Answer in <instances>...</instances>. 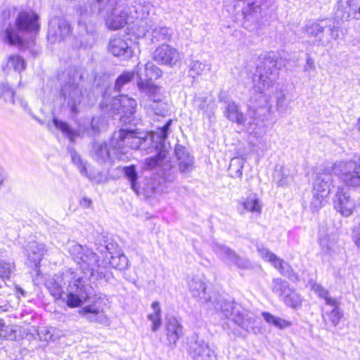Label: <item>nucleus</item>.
<instances>
[{"mask_svg": "<svg viewBox=\"0 0 360 360\" xmlns=\"http://www.w3.org/2000/svg\"><path fill=\"white\" fill-rule=\"evenodd\" d=\"M14 270V265L11 262H0V278L2 280L9 279Z\"/></svg>", "mask_w": 360, "mask_h": 360, "instance_id": "51", "label": "nucleus"}, {"mask_svg": "<svg viewBox=\"0 0 360 360\" xmlns=\"http://www.w3.org/2000/svg\"><path fill=\"white\" fill-rule=\"evenodd\" d=\"M188 352L192 360H217L214 351L210 348L207 342L197 335L190 338Z\"/></svg>", "mask_w": 360, "mask_h": 360, "instance_id": "12", "label": "nucleus"}, {"mask_svg": "<svg viewBox=\"0 0 360 360\" xmlns=\"http://www.w3.org/2000/svg\"><path fill=\"white\" fill-rule=\"evenodd\" d=\"M153 59L159 64L173 66L179 60L180 56L176 49L164 44L155 50Z\"/></svg>", "mask_w": 360, "mask_h": 360, "instance_id": "21", "label": "nucleus"}, {"mask_svg": "<svg viewBox=\"0 0 360 360\" xmlns=\"http://www.w3.org/2000/svg\"><path fill=\"white\" fill-rule=\"evenodd\" d=\"M195 104L200 110H207L206 101L202 98H198L195 100Z\"/></svg>", "mask_w": 360, "mask_h": 360, "instance_id": "63", "label": "nucleus"}, {"mask_svg": "<svg viewBox=\"0 0 360 360\" xmlns=\"http://www.w3.org/2000/svg\"><path fill=\"white\" fill-rule=\"evenodd\" d=\"M247 6L243 8V14L245 21L257 23L262 18L261 2L259 0H244Z\"/></svg>", "mask_w": 360, "mask_h": 360, "instance_id": "26", "label": "nucleus"}, {"mask_svg": "<svg viewBox=\"0 0 360 360\" xmlns=\"http://www.w3.org/2000/svg\"><path fill=\"white\" fill-rule=\"evenodd\" d=\"M60 79L62 82L60 96L71 112L75 113L86 95V89L82 84V76L79 70L70 69L62 74Z\"/></svg>", "mask_w": 360, "mask_h": 360, "instance_id": "5", "label": "nucleus"}, {"mask_svg": "<svg viewBox=\"0 0 360 360\" xmlns=\"http://www.w3.org/2000/svg\"><path fill=\"white\" fill-rule=\"evenodd\" d=\"M79 315L89 323H97L103 326H109L110 319L105 314L103 308L92 303L86 305L78 310Z\"/></svg>", "mask_w": 360, "mask_h": 360, "instance_id": "16", "label": "nucleus"}, {"mask_svg": "<svg viewBox=\"0 0 360 360\" xmlns=\"http://www.w3.org/2000/svg\"><path fill=\"white\" fill-rule=\"evenodd\" d=\"M103 17L105 18L107 27L113 30L122 28L134 18L129 8L124 3L118 4L109 14Z\"/></svg>", "mask_w": 360, "mask_h": 360, "instance_id": "11", "label": "nucleus"}, {"mask_svg": "<svg viewBox=\"0 0 360 360\" xmlns=\"http://www.w3.org/2000/svg\"><path fill=\"white\" fill-rule=\"evenodd\" d=\"M210 70V65L199 60L193 61L190 65L189 74L192 77L201 75Z\"/></svg>", "mask_w": 360, "mask_h": 360, "instance_id": "46", "label": "nucleus"}, {"mask_svg": "<svg viewBox=\"0 0 360 360\" xmlns=\"http://www.w3.org/2000/svg\"><path fill=\"white\" fill-rule=\"evenodd\" d=\"M38 335L40 340L44 341H48L51 338V335L45 328H41L38 330Z\"/></svg>", "mask_w": 360, "mask_h": 360, "instance_id": "60", "label": "nucleus"}, {"mask_svg": "<svg viewBox=\"0 0 360 360\" xmlns=\"http://www.w3.org/2000/svg\"><path fill=\"white\" fill-rule=\"evenodd\" d=\"M66 304L70 308L80 306L90 298V286L85 283L83 278L76 277L67 288Z\"/></svg>", "mask_w": 360, "mask_h": 360, "instance_id": "10", "label": "nucleus"}, {"mask_svg": "<svg viewBox=\"0 0 360 360\" xmlns=\"http://www.w3.org/2000/svg\"><path fill=\"white\" fill-rule=\"evenodd\" d=\"M214 309L221 311L226 318L232 320L245 331L254 334L259 333V328L257 326L255 314L244 309L239 304L220 299L214 306Z\"/></svg>", "mask_w": 360, "mask_h": 360, "instance_id": "6", "label": "nucleus"}, {"mask_svg": "<svg viewBox=\"0 0 360 360\" xmlns=\"http://www.w3.org/2000/svg\"><path fill=\"white\" fill-rule=\"evenodd\" d=\"M323 300L325 301V308H328V307L332 308L340 305V300L336 297L330 296V293L328 294L327 296L324 297Z\"/></svg>", "mask_w": 360, "mask_h": 360, "instance_id": "56", "label": "nucleus"}, {"mask_svg": "<svg viewBox=\"0 0 360 360\" xmlns=\"http://www.w3.org/2000/svg\"><path fill=\"white\" fill-rule=\"evenodd\" d=\"M116 104H122L121 118L129 117L134 112L136 108V101L132 98L128 97L127 95H120L115 99Z\"/></svg>", "mask_w": 360, "mask_h": 360, "instance_id": "31", "label": "nucleus"}, {"mask_svg": "<svg viewBox=\"0 0 360 360\" xmlns=\"http://www.w3.org/2000/svg\"><path fill=\"white\" fill-rule=\"evenodd\" d=\"M141 88L143 90V94H146L141 105L144 107L147 112L165 116L168 112V105L163 101L164 96L161 89L160 87Z\"/></svg>", "mask_w": 360, "mask_h": 360, "instance_id": "9", "label": "nucleus"}, {"mask_svg": "<svg viewBox=\"0 0 360 360\" xmlns=\"http://www.w3.org/2000/svg\"><path fill=\"white\" fill-rule=\"evenodd\" d=\"M108 49L114 56L122 58L124 60L130 58L133 56L131 47L120 36H114L110 38Z\"/></svg>", "mask_w": 360, "mask_h": 360, "instance_id": "23", "label": "nucleus"}, {"mask_svg": "<svg viewBox=\"0 0 360 360\" xmlns=\"http://www.w3.org/2000/svg\"><path fill=\"white\" fill-rule=\"evenodd\" d=\"M333 205L335 210L345 217L350 216L356 207L354 200L344 188H338L333 199Z\"/></svg>", "mask_w": 360, "mask_h": 360, "instance_id": "17", "label": "nucleus"}, {"mask_svg": "<svg viewBox=\"0 0 360 360\" xmlns=\"http://www.w3.org/2000/svg\"><path fill=\"white\" fill-rule=\"evenodd\" d=\"M123 172L126 177L130 181L131 187L133 191H134L136 193H138V187L136 186L138 175L135 166L131 165L129 167H124L123 168Z\"/></svg>", "mask_w": 360, "mask_h": 360, "instance_id": "48", "label": "nucleus"}, {"mask_svg": "<svg viewBox=\"0 0 360 360\" xmlns=\"http://www.w3.org/2000/svg\"><path fill=\"white\" fill-rule=\"evenodd\" d=\"M258 251L261 257L266 261L271 262L282 275L287 276L292 281L298 280V275L293 271L288 263L280 257H278L275 254L270 252L266 248H258Z\"/></svg>", "mask_w": 360, "mask_h": 360, "instance_id": "15", "label": "nucleus"}, {"mask_svg": "<svg viewBox=\"0 0 360 360\" xmlns=\"http://www.w3.org/2000/svg\"><path fill=\"white\" fill-rule=\"evenodd\" d=\"M333 172L345 184L360 186V156L349 161L336 162L333 165Z\"/></svg>", "mask_w": 360, "mask_h": 360, "instance_id": "8", "label": "nucleus"}, {"mask_svg": "<svg viewBox=\"0 0 360 360\" xmlns=\"http://www.w3.org/2000/svg\"><path fill=\"white\" fill-rule=\"evenodd\" d=\"M140 63L137 65L136 69V73L139 78L137 82V86L141 93H143V90L141 88H148L158 87L154 85L152 81L156 79L161 76L162 71L156 67L153 63H147L142 68Z\"/></svg>", "mask_w": 360, "mask_h": 360, "instance_id": "13", "label": "nucleus"}, {"mask_svg": "<svg viewBox=\"0 0 360 360\" xmlns=\"http://www.w3.org/2000/svg\"><path fill=\"white\" fill-rule=\"evenodd\" d=\"M151 307L153 309V313L150 314L148 318L152 322V330L155 332L160 328L162 323L161 308L160 302L157 301L153 302Z\"/></svg>", "mask_w": 360, "mask_h": 360, "instance_id": "42", "label": "nucleus"}, {"mask_svg": "<svg viewBox=\"0 0 360 360\" xmlns=\"http://www.w3.org/2000/svg\"><path fill=\"white\" fill-rule=\"evenodd\" d=\"M183 335V327L174 316L167 318L166 336L169 345L176 346L177 341Z\"/></svg>", "mask_w": 360, "mask_h": 360, "instance_id": "24", "label": "nucleus"}, {"mask_svg": "<svg viewBox=\"0 0 360 360\" xmlns=\"http://www.w3.org/2000/svg\"><path fill=\"white\" fill-rule=\"evenodd\" d=\"M293 175L288 168L280 167L276 169L274 178L279 186H283L290 184L292 181Z\"/></svg>", "mask_w": 360, "mask_h": 360, "instance_id": "36", "label": "nucleus"}, {"mask_svg": "<svg viewBox=\"0 0 360 360\" xmlns=\"http://www.w3.org/2000/svg\"><path fill=\"white\" fill-rule=\"evenodd\" d=\"M92 156L98 162H105L110 157V149L105 142H96L92 147Z\"/></svg>", "mask_w": 360, "mask_h": 360, "instance_id": "32", "label": "nucleus"}, {"mask_svg": "<svg viewBox=\"0 0 360 360\" xmlns=\"http://www.w3.org/2000/svg\"><path fill=\"white\" fill-rule=\"evenodd\" d=\"M120 4L122 2H119L117 0H96L89 6V9L86 6L84 8H81L78 26L82 46L91 47L96 40L94 26L89 20L90 15L98 13L101 16H106L110 11Z\"/></svg>", "mask_w": 360, "mask_h": 360, "instance_id": "4", "label": "nucleus"}, {"mask_svg": "<svg viewBox=\"0 0 360 360\" xmlns=\"http://www.w3.org/2000/svg\"><path fill=\"white\" fill-rule=\"evenodd\" d=\"M117 98V96L112 99L111 104H110V110H111L115 114H121L122 104H116L115 105V103H116L115 99Z\"/></svg>", "mask_w": 360, "mask_h": 360, "instance_id": "61", "label": "nucleus"}, {"mask_svg": "<svg viewBox=\"0 0 360 360\" xmlns=\"http://www.w3.org/2000/svg\"><path fill=\"white\" fill-rule=\"evenodd\" d=\"M332 183V174H331V169H328L323 172H319L317 174L316 179L314 184V189L316 191V186L317 184H319L320 190L324 189L327 191V195H329L330 193V186Z\"/></svg>", "mask_w": 360, "mask_h": 360, "instance_id": "34", "label": "nucleus"}, {"mask_svg": "<svg viewBox=\"0 0 360 360\" xmlns=\"http://www.w3.org/2000/svg\"><path fill=\"white\" fill-rule=\"evenodd\" d=\"M53 122L55 127L61 131V132L67 136L70 141H75V139L79 136V131L72 129L68 123L54 118Z\"/></svg>", "mask_w": 360, "mask_h": 360, "instance_id": "39", "label": "nucleus"}, {"mask_svg": "<svg viewBox=\"0 0 360 360\" xmlns=\"http://www.w3.org/2000/svg\"><path fill=\"white\" fill-rule=\"evenodd\" d=\"M224 116L231 122L238 124L245 123V116L241 112L240 107L235 102H228L224 110Z\"/></svg>", "mask_w": 360, "mask_h": 360, "instance_id": "30", "label": "nucleus"}, {"mask_svg": "<svg viewBox=\"0 0 360 360\" xmlns=\"http://www.w3.org/2000/svg\"><path fill=\"white\" fill-rule=\"evenodd\" d=\"M333 39L330 35V31H323L319 34L316 42L321 46H327Z\"/></svg>", "mask_w": 360, "mask_h": 360, "instance_id": "54", "label": "nucleus"}, {"mask_svg": "<svg viewBox=\"0 0 360 360\" xmlns=\"http://www.w3.org/2000/svg\"><path fill=\"white\" fill-rule=\"evenodd\" d=\"M69 153L71 156L72 162L77 167L80 173L84 176H87L86 165L80 155L73 148H69Z\"/></svg>", "mask_w": 360, "mask_h": 360, "instance_id": "50", "label": "nucleus"}, {"mask_svg": "<svg viewBox=\"0 0 360 360\" xmlns=\"http://www.w3.org/2000/svg\"><path fill=\"white\" fill-rule=\"evenodd\" d=\"M330 31V35L333 39H337L340 37V29L338 26H336L334 22L330 21L321 20L319 22L311 23L307 27V34L309 37H314V41L319 36V34L321 32Z\"/></svg>", "mask_w": 360, "mask_h": 360, "instance_id": "22", "label": "nucleus"}, {"mask_svg": "<svg viewBox=\"0 0 360 360\" xmlns=\"http://www.w3.org/2000/svg\"><path fill=\"white\" fill-rule=\"evenodd\" d=\"M312 290L321 299L327 296L329 292L319 283H315L312 285Z\"/></svg>", "mask_w": 360, "mask_h": 360, "instance_id": "57", "label": "nucleus"}, {"mask_svg": "<svg viewBox=\"0 0 360 360\" xmlns=\"http://www.w3.org/2000/svg\"><path fill=\"white\" fill-rule=\"evenodd\" d=\"M0 338L11 340L15 338V330L12 326H6L1 319H0Z\"/></svg>", "mask_w": 360, "mask_h": 360, "instance_id": "52", "label": "nucleus"}, {"mask_svg": "<svg viewBox=\"0 0 360 360\" xmlns=\"http://www.w3.org/2000/svg\"><path fill=\"white\" fill-rule=\"evenodd\" d=\"M25 60L18 55L9 56L6 61L1 65V69L5 74L8 75L13 70L20 77L21 71L25 70Z\"/></svg>", "mask_w": 360, "mask_h": 360, "instance_id": "28", "label": "nucleus"}, {"mask_svg": "<svg viewBox=\"0 0 360 360\" xmlns=\"http://www.w3.org/2000/svg\"><path fill=\"white\" fill-rule=\"evenodd\" d=\"M172 122V120H169L164 126L158 128L150 134L140 131L137 129H120L113 134L110 141V146L117 154L126 153L128 149L140 148H144L148 154L155 151V156L145 160L146 166L149 169L161 166L165 179L167 181H172L174 174L173 166L170 162H165L167 155L165 141L167 138Z\"/></svg>", "mask_w": 360, "mask_h": 360, "instance_id": "1", "label": "nucleus"}, {"mask_svg": "<svg viewBox=\"0 0 360 360\" xmlns=\"http://www.w3.org/2000/svg\"><path fill=\"white\" fill-rule=\"evenodd\" d=\"M90 181L99 184L103 181L104 176L101 174L100 173H98L97 175L95 174H90L87 176Z\"/></svg>", "mask_w": 360, "mask_h": 360, "instance_id": "62", "label": "nucleus"}, {"mask_svg": "<svg viewBox=\"0 0 360 360\" xmlns=\"http://www.w3.org/2000/svg\"><path fill=\"white\" fill-rule=\"evenodd\" d=\"M134 7L136 14L134 17L136 18H147L150 13L154 10L153 6L145 0H139L138 2H135Z\"/></svg>", "mask_w": 360, "mask_h": 360, "instance_id": "38", "label": "nucleus"}, {"mask_svg": "<svg viewBox=\"0 0 360 360\" xmlns=\"http://www.w3.org/2000/svg\"><path fill=\"white\" fill-rule=\"evenodd\" d=\"M188 287L193 297H198L199 301L204 304H208L210 307L214 309L217 301L220 298L212 297L207 292V288L202 279L200 277H193L188 283Z\"/></svg>", "mask_w": 360, "mask_h": 360, "instance_id": "18", "label": "nucleus"}, {"mask_svg": "<svg viewBox=\"0 0 360 360\" xmlns=\"http://www.w3.org/2000/svg\"><path fill=\"white\" fill-rule=\"evenodd\" d=\"M97 250L101 254H104L103 265H105V262H108L112 253L109 251L110 248L108 245H101L97 247Z\"/></svg>", "mask_w": 360, "mask_h": 360, "instance_id": "58", "label": "nucleus"}, {"mask_svg": "<svg viewBox=\"0 0 360 360\" xmlns=\"http://www.w3.org/2000/svg\"><path fill=\"white\" fill-rule=\"evenodd\" d=\"M39 17L36 13L22 12L18 15L13 25L2 32L4 41L10 45L25 47L29 45L30 40L32 41L33 36L38 30Z\"/></svg>", "mask_w": 360, "mask_h": 360, "instance_id": "3", "label": "nucleus"}, {"mask_svg": "<svg viewBox=\"0 0 360 360\" xmlns=\"http://www.w3.org/2000/svg\"><path fill=\"white\" fill-rule=\"evenodd\" d=\"M9 102L12 103L14 105L17 107L21 108L22 110L25 111H27L29 110L27 102L22 97L15 96V95L12 96Z\"/></svg>", "mask_w": 360, "mask_h": 360, "instance_id": "55", "label": "nucleus"}, {"mask_svg": "<svg viewBox=\"0 0 360 360\" xmlns=\"http://www.w3.org/2000/svg\"><path fill=\"white\" fill-rule=\"evenodd\" d=\"M128 262L127 257L124 255H110L103 266L106 267L107 265H110L115 269L124 270L128 267Z\"/></svg>", "mask_w": 360, "mask_h": 360, "instance_id": "44", "label": "nucleus"}, {"mask_svg": "<svg viewBox=\"0 0 360 360\" xmlns=\"http://www.w3.org/2000/svg\"><path fill=\"white\" fill-rule=\"evenodd\" d=\"M262 315L266 323L279 329H284L292 325L290 321L275 316L269 312H262Z\"/></svg>", "mask_w": 360, "mask_h": 360, "instance_id": "41", "label": "nucleus"}, {"mask_svg": "<svg viewBox=\"0 0 360 360\" xmlns=\"http://www.w3.org/2000/svg\"><path fill=\"white\" fill-rule=\"evenodd\" d=\"M278 56L274 52L268 53L264 58L257 65L253 77L255 94L250 99L248 115L253 122L258 124L264 122L271 111L270 95L264 91L268 90L276 82L278 72Z\"/></svg>", "mask_w": 360, "mask_h": 360, "instance_id": "2", "label": "nucleus"}, {"mask_svg": "<svg viewBox=\"0 0 360 360\" xmlns=\"http://www.w3.org/2000/svg\"><path fill=\"white\" fill-rule=\"evenodd\" d=\"M285 304L293 309H298L302 305V298L300 295L294 290H291L289 293L283 299Z\"/></svg>", "mask_w": 360, "mask_h": 360, "instance_id": "45", "label": "nucleus"}, {"mask_svg": "<svg viewBox=\"0 0 360 360\" xmlns=\"http://www.w3.org/2000/svg\"><path fill=\"white\" fill-rule=\"evenodd\" d=\"M271 290L283 300L292 289L286 281L281 278H274L272 281Z\"/></svg>", "mask_w": 360, "mask_h": 360, "instance_id": "40", "label": "nucleus"}, {"mask_svg": "<svg viewBox=\"0 0 360 360\" xmlns=\"http://www.w3.org/2000/svg\"><path fill=\"white\" fill-rule=\"evenodd\" d=\"M27 255L28 259L33 265L37 266L46 252L45 245L36 241L30 242L27 245Z\"/></svg>", "mask_w": 360, "mask_h": 360, "instance_id": "27", "label": "nucleus"}, {"mask_svg": "<svg viewBox=\"0 0 360 360\" xmlns=\"http://www.w3.org/2000/svg\"><path fill=\"white\" fill-rule=\"evenodd\" d=\"M245 160L242 158L236 157L231 159L229 167L230 176L233 178H241L243 175V168Z\"/></svg>", "mask_w": 360, "mask_h": 360, "instance_id": "43", "label": "nucleus"}, {"mask_svg": "<svg viewBox=\"0 0 360 360\" xmlns=\"http://www.w3.org/2000/svg\"><path fill=\"white\" fill-rule=\"evenodd\" d=\"M320 245L322 250L327 254L335 251L336 240L334 236H324L319 239Z\"/></svg>", "mask_w": 360, "mask_h": 360, "instance_id": "49", "label": "nucleus"}, {"mask_svg": "<svg viewBox=\"0 0 360 360\" xmlns=\"http://www.w3.org/2000/svg\"><path fill=\"white\" fill-rule=\"evenodd\" d=\"M71 28L68 21L64 18H53L49 21L48 39L55 43L69 36Z\"/></svg>", "mask_w": 360, "mask_h": 360, "instance_id": "14", "label": "nucleus"}, {"mask_svg": "<svg viewBox=\"0 0 360 360\" xmlns=\"http://www.w3.org/2000/svg\"><path fill=\"white\" fill-rule=\"evenodd\" d=\"M319 184H317L316 191L313 189V196L310 203V208L312 212H316L319 210L326 202V198L328 196L327 195V191L322 189L320 190Z\"/></svg>", "mask_w": 360, "mask_h": 360, "instance_id": "33", "label": "nucleus"}, {"mask_svg": "<svg viewBox=\"0 0 360 360\" xmlns=\"http://www.w3.org/2000/svg\"><path fill=\"white\" fill-rule=\"evenodd\" d=\"M75 272L67 271L62 275L56 274L54 276L46 281V286L51 295L56 300L62 298V295L64 293L63 284H65L66 282L70 283L71 281H74L76 278Z\"/></svg>", "mask_w": 360, "mask_h": 360, "instance_id": "19", "label": "nucleus"}, {"mask_svg": "<svg viewBox=\"0 0 360 360\" xmlns=\"http://www.w3.org/2000/svg\"><path fill=\"white\" fill-rule=\"evenodd\" d=\"M68 252L74 261L87 278H91L96 273L98 277H103V271L98 264V255L91 249L78 243H72L69 245Z\"/></svg>", "mask_w": 360, "mask_h": 360, "instance_id": "7", "label": "nucleus"}, {"mask_svg": "<svg viewBox=\"0 0 360 360\" xmlns=\"http://www.w3.org/2000/svg\"><path fill=\"white\" fill-rule=\"evenodd\" d=\"M134 77V72H124L116 79L115 89L120 91L122 89L132 81Z\"/></svg>", "mask_w": 360, "mask_h": 360, "instance_id": "47", "label": "nucleus"}, {"mask_svg": "<svg viewBox=\"0 0 360 360\" xmlns=\"http://www.w3.org/2000/svg\"><path fill=\"white\" fill-rule=\"evenodd\" d=\"M215 252L229 265L234 264L238 268L243 269H248L251 267V264L247 258L240 257L229 247L223 245H217L215 248Z\"/></svg>", "mask_w": 360, "mask_h": 360, "instance_id": "20", "label": "nucleus"}, {"mask_svg": "<svg viewBox=\"0 0 360 360\" xmlns=\"http://www.w3.org/2000/svg\"><path fill=\"white\" fill-rule=\"evenodd\" d=\"M241 205L245 211L257 214H260L262 212V203L257 195L255 193L250 194L244 199Z\"/></svg>", "mask_w": 360, "mask_h": 360, "instance_id": "35", "label": "nucleus"}, {"mask_svg": "<svg viewBox=\"0 0 360 360\" xmlns=\"http://www.w3.org/2000/svg\"><path fill=\"white\" fill-rule=\"evenodd\" d=\"M173 34L172 30L167 27L159 26L154 28L151 33L153 43L169 40Z\"/></svg>", "mask_w": 360, "mask_h": 360, "instance_id": "37", "label": "nucleus"}, {"mask_svg": "<svg viewBox=\"0 0 360 360\" xmlns=\"http://www.w3.org/2000/svg\"><path fill=\"white\" fill-rule=\"evenodd\" d=\"M174 152L179 163V171L181 173L190 172L193 167V157L190 155L185 147L181 145L176 146Z\"/></svg>", "mask_w": 360, "mask_h": 360, "instance_id": "25", "label": "nucleus"}, {"mask_svg": "<svg viewBox=\"0 0 360 360\" xmlns=\"http://www.w3.org/2000/svg\"><path fill=\"white\" fill-rule=\"evenodd\" d=\"M12 96H14V91L8 83H0V99L4 101H10Z\"/></svg>", "mask_w": 360, "mask_h": 360, "instance_id": "53", "label": "nucleus"}, {"mask_svg": "<svg viewBox=\"0 0 360 360\" xmlns=\"http://www.w3.org/2000/svg\"><path fill=\"white\" fill-rule=\"evenodd\" d=\"M277 107L281 110H285V96L283 91L278 94L276 96Z\"/></svg>", "mask_w": 360, "mask_h": 360, "instance_id": "59", "label": "nucleus"}, {"mask_svg": "<svg viewBox=\"0 0 360 360\" xmlns=\"http://www.w3.org/2000/svg\"><path fill=\"white\" fill-rule=\"evenodd\" d=\"M342 317L343 311L340 305L331 309L323 308L322 309V318L325 325L328 328H334L338 326Z\"/></svg>", "mask_w": 360, "mask_h": 360, "instance_id": "29", "label": "nucleus"}, {"mask_svg": "<svg viewBox=\"0 0 360 360\" xmlns=\"http://www.w3.org/2000/svg\"><path fill=\"white\" fill-rule=\"evenodd\" d=\"M219 101L221 102H224L226 105H228V102H232L231 101H230L228 94L225 91H221L219 94Z\"/></svg>", "mask_w": 360, "mask_h": 360, "instance_id": "64", "label": "nucleus"}]
</instances>
